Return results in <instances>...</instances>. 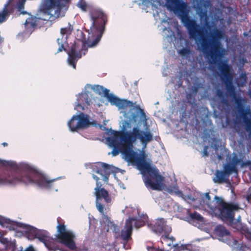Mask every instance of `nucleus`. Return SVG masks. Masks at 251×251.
<instances>
[{"label":"nucleus","instance_id":"393cba45","mask_svg":"<svg viewBox=\"0 0 251 251\" xmlns=\"http://www.w3.org/2000/svg\"><path fill=\"white\" fill-rule=\"evenodd\" d=\"M167 192L170 194H175L182 199H186L184 197L182 192L179 190L178 186L176 185L168 187L167 188Z\"/></svg>","mask_w":251,"mask_h":251},{"label":"nucleus","instance_id":"f3484780","mask_svg":"<svg viewBox=\"0 0 251 251\" xmlns=\"http://www.w3.org/2000/svg\"><path fill=\"white\" fill-rule=\"evenodd\" d=\"M236 102L238 106V111L243 118V122L245 126V129L248 133L249 137L251 140V118H249L247 117V115L251 113L250 109L249 107L245 108L242 105L241 102H238V101L237 100Z\"/></svg>","mask_w":251,"mask_h":251},{"label":"nucleus","instance_id":"ea45409f","mask_svg":"<svg viewBox=\"0 0 251 251\" xmlns=\"http://www.w3.org/2000/svg\"><path fill=\"white\" fill-rule=\"evenodd\" d=\"M246 162H250V163H250V164H249V165H246V167H247V166H248V167H249L250 168H251V161L248 160V161H246Z\"/></svg>","mask_w":251,"mask_h":251},{"label":"nucleus","instance_id":"39448f33","mask_svg":"<svg viewBox=\"0 0 251 251\" xmlns=\"http://www.w3.org/2000/svg\"><path fill=\"white\" fill-rule=\"evenodd\" d=\"M204 209L211 215L219 216L221 219L238 230L245 233H251V228L243 225L241 223V216L239 215L237 219L234 218L235 211L239 208L238 204L232 203H223L222 199L215 196L211 201L208 193L201 195V201Z\"/></svg>","mask_w":251,"mask_h":251},{"label":"nucleus","instance_id":"4c0bfd02","mask_svg":"<svg viewBox=\"0 0 251 251\" xmlns=\"http://www.w3.org/2000/svg\"><path fill=\"white\" fill-rule=\"evenodd\" d=\"M0 225H1L2 227H4L5 226L4 223H3V220L1 217H0Z\"/></svg>","mask_w":251,"mask_h":251},{"label":"nucleus","instance_id":"2f4dec72","mask_svg":"<svg viewBox=\"0 0 251 251\" xmlns=\"http://www.w3.org/2000/svg\"><path fill=\"white\" fill-rule=\"evenodd\" d=\"M201 86H200V84L198 85V86H194L192 88V93H193V97H195V95H196L197 92H198V89L199 87H201Z\"/></svg>","mask_w":251,"mask_h":251},{"label":"nucleus","instance_id":"de8ad7c7","mask_svg":"<svg viewBox=\"0 0 251 251\" xmlns=\"http://www.w3.org/2000/svg\"><path fill=\"white\" fill-rule=\"evenodd\" d=\"M123 246H124V248H125V244H124Z\"/></svg>","mask_w":251,"mask_h":251},{"label":"nucleus","instance_id":"aec40b11","mask_svg":"<svg viewBox=\"0 0 251 251\" xmlns=\"http://www.w3.org/2000/svg\"><path fill=\"white\" fill-rule=\"evenodd\" d=\"M24 25L25 30L21 34H19L18 35H21L24 37H28L36 26V18L29 15V17L26 19Z\"/></svg>","mask_w":251,"mask_h":251},{"label":"nucleus","instance_id":"6ab92c4d","mask_svg":"<svg viewBox=\"0 0 251 251\" xmlns=\"http://www.w3.org/2000/svg\"><path fill=\"white\" fill-rule=\"evenodd\" d=\"M197 3V12L201 19H204L207 20V9L210 8L211 6L210 0H194Z\"/></svg>","mask_w":251,"mask_h":251},{"label":"nucleus","instance_id":"9b49d317","mask_svg":"<svg viewBox=\"0 0 251 251\" xmlns=\"http://www.w3.org/2000/svg\"><path fill=\"white\" fill-rule=\"evenodd\" d=\"M69 0H43L38 14V18L44 21H52L64 16L61 11Z\"/></svg>","mask_w":251,"mask_h":251},{"label":"nucleus","instance_id":"20e7f679","mask_svg":"<svg viewBox=\"0 0 251 251\" xmlns=\"http://www.w3.org/2000/svg\"><path fill=\"white\" fill-rule=\"evenodd\" d=\"M92 25L88 30L87 41L75 42L71 47L70 51L67 52L68 64L75 69L76 63L81 57L82 53L85 55L87 52L86 46L89 48L95 47L100 42L107 21L106 16L100 10H95L91 15Z\"/></svg>","mask_w":251,"mask_h":251},{"label":"nucleus","instance_id":"423d86ee","mask_svg":"<svg viewBox=\"0 0 251 251\" xmlns=\"http://www.w3.org/2000/svg\"><path fill=\"white\" fill-rule=\"evenodd\" d=\"M91 168L94 173H96L100 176H98L93 174L92 177L96 181V186L95 188L96 205L98 210L100 213L103 214V206H104L103 202L108 204L111 202V199L108 191L101 187L102 184L99 181V180L102 179L104 183H107L109 175L112 174L113 177L117 181H118L117 174L120 173L122 175L125 171L113 165L101 162L92 164Z\"/></svg>","mask_w":251,"mask_h":251},{"label":"nucleus","instance_id":"9d476101","mask_svg":"<svg viewBox=\"0 0 251 251\" xmlns=\"http://www.w3.org/2000/svg\"><path fill=\"white\" fill-rule=\"evenodd\" d=\"M219 161L222 162L223 170H217L215 176L212 178L214 183L221 184L226 182L229 176L232 174H237L238 166L241 168L246 167V165L250 164L249 162L243 160V158H218Z\"/></svg>","mask_w":251,"mask_h":251},{"label":"nucleus","instance_id":"cd10ccee","mask_svg":"<svg viewBox=\"0 0 251 251\" xmlns=\"http://www.w3.org/2000/svg\"><path fill=\"white\" fill-rule=\"evenodd\" d=\"M109 228L115 233V236L117 238L119 236V228L117 226L112 222H109L108 224Z\"/></svg>","mask_w":251,"mask_h":251},{"label":"nucleus","instance_id":"72a5a7b5","mask_svg":"<svg viewBox=\"0 0 251 251\" xmlns=\"http://www.w3.org/2000/svg\"><path fill=\"white\" fill-rule=\"evenodd\" d=\"M168 67L166 66V67L163 69L162 72V75L163 76H167L168 75Z\"/></svg>","mask_w":251,"mask_h":251},{"label":"nucleus","instance_id":"49530a36","mask_svg":"<svg viewBox=\"0 0 251 251\" xmlns=\"http://www.w3.org/2000/svg\"><path fill=\"white\" fill-rule=\"evenodd\" d=\"M234 157H237V155H235L234 156Z\"/></svg>","mask_w":251,"mask_h":251},{"label":"nucleus","instance_id":"f704fd0d","mask_svg":"<svg viewBox=\"0 0 251 251\" xmlns=\"http://www.w3.org/2000/svg\"><path fill=\"white\" fill-rule=\"evenodd\" d=\"M186 98L188 100L191 99H194V97H193V93H189L187 94L186 95Z\"/></svg>","mask_w":251,"mask_h":251},{"label":"nucleus","instance_id":"4be33fe9","mask_svg":"<svg viewBox=\"0 0 251 251\" xmlns=\"http://www.w3.org/2000/svg\"><path fill=\"white\" fill-rule=\"evenodd\" d=\"M213 141H215L216 144H215L213 146L211 147H209L208 146H205L204 147L203 150L202 151V154L203 156H207L209 155V152L212 151H214L215 152H217L218 149V147L219 146L218 145H217V143L218 142V140L216 139L215 138H213Z\"/></svg>","mask_w":251,"mask_h":251},{"label":"nucleus","instance_id":"0eeeda50","mask_svg":"<svg viewBox=\"0 0 251 251\" xmlns=\"http://www.w3.org/2000/svg\"><path fill=\"white\" fill-rule=\"evenodd\" d=\"M127 165L139 170L146 187L153 190H162L164 187V177L153 164L150 158H124Z\"/></svg>","mask_w":251,"mask_h":251},{"label":"nucleus","instance_id":"a19ab883","mask_svg":"<svg viewBox=\"0 0 251 251\" xmlns=\"http://www.w3.org/2000/svg\"><path fill=\"white\" fill-rule=\"evenodd\" d=\"M120 187L122 188L123 189H126V187L124 186V185L123 184H120Z\"/></svg>","mask_w":251,"mask_h":251},{"label":"nucleus","instance_id":"c9c22d12","mask_svg":"<svg viewBox=\"0 0 251 251\" xmlns=\"http://www.w3.org/2000/svg\"><path fill=\"white\" fill-rule=\"evenodd\" d=\"M184 197H185L186 198V199H183L185 201H186L187 200H190L191 201H194V199L192 198V197L190 195H186V196H185V195H184Z\"/></svg>","mask_w":251,"mask_h":251},{"label":"nucleus","instance_id":"f03ea898","mask_svg":"<svg viewBox=\"0 0 251 251\" xmlns=\"http://www.w3.org/2000/svg\"><path fill=\"white\" fill-rule=\"evenodd\" d=\"M168 9L177 16L183 25L187 29L189 36L195 40L198 49L208 59L210 64L217 65L220 72V76H232L228 71L230 66L226 61H220L223 56V47L221 40L224 38V32L214 27L212 31L207 33V29L201 26L196 20L189 16L190 8L184 0H165ZM207 29L210 30L211 25L206 24Z\"/></svg>","mask_w":251,"mask_h":251},{"label":"nucleus","instance_id":"dca6fc26","mask_svg":"<svg viewBox=\"0 0 251 251\" xmlns=\"http://www.w3.org/2000/svg\"><path fill=\"white\" fill-rule=\"evenodd\" d=\"M92 96L91 93L89 91V90H85L84 88V91L76 96V100L74 106L75 109L77 112L88 110Z\"/></svg>","mask_w":251,"mask_h":251},{"label":"nucleus","instance_id":"e433bc0d","mask_svg":"<svg viewBox=\"0 0 251 251\" xmlns=\"http://www.w3.org/2000/svg\"><path fill=\"white\" fill-rule=\"evenodd\" d=\"M147 250L148 251H159L156 249L152 247H147Z\"/></svg>","mask_w":251,"mask_h":251},{"label":"nucleus","instance_id":"c03bdc74","mask_svg":"<svg viewBox=\"0 0 251 251\" xmlns=\"http://www.w3.org/2000/svg\"><path fill=\"white\" fill-rule=\"evenodd\" d=\"M217 157H223V156H221V155H220L217 154Z\"/></svg>","mask_w":251,"mask_h":251},{"label":"nucleus","instance_id":"4468645a","mask_svg":"<svg viewBox=\"0 0 251 251\" xmlns=\"http://www.w3.org/2000/svg\"><path fill=\"white\" fill-rule=\"evenodd\" d=\"M148 226L153 232L156 233L164 232V235L162 236V239L166 241L170 239L173 243L175 238L173 237H169V233L172 231L171 226L167 224L165 220L162 218H158L152 221L150 224H148Z\"/></svg>","mask_w":251,"mask_h":251},{"label":"nucleus","instance_id":"ddd939ff","mask_svg":"<svg viewBox=\"0 0 251 251\" xmlns=\"http://www.w3.org/2000/svg\"><path fill=\"white\" fill-rule=\"evenodd\" d=\"M57 238L59 242L71 250H75L76 246L75 242V234L74 232L66 228V226L58 224L57 226Z\"/></svg>","mask_w":251,"mask_h":251},{"label":"nucleus","instance_id":"5701e85b","mask_svg":"<svg viewBox=\"0 0 251 251\" xmlns=\"http://www.w3.org/2000/svg\"><path fill=\"white\" fill-rule=\"evenodd\" d=\"M207 118V123L210 126V128L209 129H205L203 131V138L205 140H209L211 135H212L213 132V127L212 122L211 120L209 119L208 116H206Z\"/></svg>","mask_w":251,"mask_h":251},{"label":"nucleus","instance_id":"7ed1b4c3","mask_svg":"<svg viewBox=\"0 0 251 251\" xmlns=\"http://www.w3.org/2000/svg\"><path fill=\"white\" fill-rule=\"evenodd\" d=\"M0 167L10 171V173L8 174H0V186L30 184L57 192L58 187L54 182L64 177L59 176L50 179L42 171L33 165L25 162L17 164L11 160L0 158Z\"/></svg>","mask_w":251,"mask_h":251},{"label":"nucleus","instance_id":"c756f323","mask_svg":"<svg viewBox=\"0 0 251 251\" xmlns=\"http://www.w3.org/2000/svg\"><path fill=\"white\" fill-rule=\"evenodd\" d=\"M216 95L222 100V101L223 103H224L225 104H227L228 103L227 100L225 98L224 93L223 91L220 90L218 89L216 91Z\"/></svg>","mask_w":251,"mask_h":251},{"label":"nucleus","instance_id":"473e14b6","mask_svg":"<svg viewBox=\"0 0 251 251\" xmlns=\"http://www.w3.org/2000/svg\"><path fill=\"white\" fill-rule=\"evenodd\" d=\"M21 251H34V249L32 245H29L24 251L23 250V248H22Z\"/></svg>","mask_w":251,"mask_h":251},{"label":"nucleus","instance_id":"a18cd8bd","mask_svg":"<svg viewBox=\"0 0 251 251\" xmlns=\"http://www.w3.org/2000/svg\"><path fill=\"white\" fill-rule=\"evenodd\" d=\"M171 244H171V243H168V245L169 246H170L171 245Z\"/></svg>","mask_w":251,"mask_h":251},{"label":"nucleus","instance_id":"a878e982","mask_svg":"<svg viewBox=\"0 0 251 251\" xmlns=\"http://www.w3.org/2000/svg\"><path fill=\"white\" fill-rule=\"evenodd\" d=\"M247 83V76L245 73H241L237 80V86L239 87H243Z\"/></svg>","mask_w":251,"mask_h":251},{"label":"nucleus","instance_id":"412c9836","mask_svg":"<svg viewBox=\"0 0 251 251\" xmlns=\"http://www.w3.org/2000/svg\"><path fill=\"white\" fill-rule=\"evenodd\" d=\"M141 6L142 9L148 12L147 8L151 7V9L154 11L157 9V6L159 5V2L155 0H142V2L139 3Z\"/></svg>","mask_w":251,"mask_h":251},{"label":"nucleus","instance_id":"f8f14e48","mask_svg":"<svg viewBox=\"0 0 251 251\" xmlns=\"http://www.w3.org/2000/svg\"><path fill=\"white\" fill-rule=\"evenodd\" d=\"M148 218L146 214H138V217H130L126 220L125 226L121 232L122 239L125 241L129 239L131 237L133 224L136 228H139L145 225L147 222Z\"/></svg>","mask_w":251,"mask_h":251},{"label":"nucleus","instance_id":"37998d69","mask_svg":"<svg viewBox=\"0 0 251 251\" xmlns=\"http://www.w3.org/2000/svg\"><path fill=\"white\" fill-rule=\"evenodd\" d=\"M226 157H231V155L229 154H226Z\"/></svg>","mask_w":251,"mask_h":251},{"label":"nucleus","instance_id":"6e6552de","mask_svg":"<svg viewBox=\"0 0 251 251\" xmlns=\"http://www.w3.org/2000/svg\"><path fill=\"white\" fill-rule=\"evenodd\" d=\"M7 227L10 230L15 231L16 236L21 237L25 234L29 240L38 239L49 251L56 250L52 245L53 240L50 238V233L45 230L38 229L33 226L18 222L12 223Z\"/></svg>","mask_w":251,"mask_h":251},{"label":"nucleus","instance_id":"b1692460","mask_svg":"<svg viewBox=\"0 0 251 251\" xmlns=\"http://www.w3.org/2000/svg\"><path fill=\"white\" fill-rule=\"evenodd\" d=\"M11 2V0H8L7 2L4 4L2 11L0 12V23L4 21L9 16V12L7 9V7Z\"/></svg>","mask_w":251,"mask_h":251},{"label":"nucleus","instance_id":"7c9ffc66","mask_svg":"<svg viewBox=\"0 0 251 251\" xmlns=\"http://www.w3.org/2000/svg\"><path fill=\"white\" fill-rule=\"evenodd\" d=\"M77 6L82 11H86L87 4L84 0H79L77 3Z\"/></svg>","mask_w":251,"mask_h":251},{"label":"nucleus","instance_id":"f257e3e1","mask_svg":"<svg viewBox=\"0 0 251 251\" xmlns=\"http://www.w3.org/2000/svg\"><path fill=\"white\" fill-rule=\"evenodd\" d=\"M85 89L93 90L96 93L103 95L111 105L116 106L120 113L123 114L125 120L122 122L121 130L115 131L111 129L109 133L110 136L106 138L109 146L113 148L111 154L117 156L121 153L124 157H147L145 149L148 143L152 140V134L150 130L144 131L137 126L128 131L131 128V124L136 123L139 116L140 121L146 123L144 110L132 101L120 99L109 94V90L101 85L87 84Z\"/></svg>","mask_w":251,"mask_h":251},{"label":"nucleus","instance_id":"79ce46f5","mask_svg":"<svg viewBox=\"0 0 251 251\" xmlns=\"http://www.w3.org/2000/svg\"><path fill=\"white\" fill-rule=\"evenodd\" d=\"M2 145L4 146V147H5V146H7V143H6V142H3L2 143Z\"/></svg>","mask_w":251,"mask_h":251},{"label":"nucleus","instance_id":"1a4fd4ad","mask_svg":"<svg viewBox=\"0 0 251 251\" xmlns=\"http://www.w3.org/2000/svg\"><path fill=\"white\" fill-rule=\"evenodd\" d=\"M163 24H166L167 27L163 26L162 27L164 33L163 39L164 42L168 43L171 46L172 43H174L175 49L176 50L178 54L183 58L188 61H191L193 59L194 51L192 50L189 46V42L183 38L181 35L178 32V38H176L174 32L172 31L169 27V22L167 20H163L161 21V25Z\"/></svg>","mask_w":251,"mask_h":251},{"label":"nucleus","instance_id":"2eb2a0df","mask_svg":"<svg viewBox=\"0 0 251 251\" xmlns=\"http://www.w3.org/2000/svg\"><path fill=\"white\" fill-rule=\"evenodd\" d=\"M78 115H73L68 122V126L71 131H76L77 129H83L91 125L89 116L82 111L78 112Z\"/></svg>","mask_w":251,"mask_h":251},{"label":"nucleus","instance_id":"c85d7f7f","mask_svg":"<svg viewBox=\"0 0 251 251\" xmlns=\"http://www.w3.org/2000/svg\"><path fill=\"white\" fill-rule=\"evenodd\" d=\"M25 1V0H19V2L17 3L18 10L22 14H27V12L23 10Z\"/></svg>","mask_w":251,"mask_h":251},{"label":"nucleus","instance_id":"58836bf2","mask_svg":"<svg viewBox=\"0 0 251 251\" xmlns=\"http://www.w3.org/2000/svg\"><path fill=\"white\" fill-rule=\"evenodd\" d=\"M247 200L250 201L251 200V195H248L247 197Z\"/></svg>","mask_w":251,"mask_h":251},{"label":"nucleus","instance_id":"a211bd4d","mask_svg":"<svg viewBox=\"0 0 251 251\" xmlns=\"http://www.w3.org/2000/svg\"><path fill=\"white\" fill-rule=\"evenodd\" d=\"M73 30V26L70 23H68V25L67 27L60 29L61 38H58L57 39V44L59 45L57 52H59L65 50L64 46L67 44L68 37L71 34Z\"/></svg>","mask_w":251,"mask_h":251},{"label":"nucleus","instance_id":"bb28decb","mask_svg":"<svg viewBox=\"0 0 251 251\" xmlns=\"http://www.w3.org/2000/svg\"><path fill=\"white\" fill-rule=\"evenodd\" d=\"M190 217L193 221H198L200 223L204 222L203 217L197 212H195L190 214Z\"/></svg>","mask_w":251,"mask_h":251}]
</instances>
